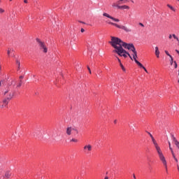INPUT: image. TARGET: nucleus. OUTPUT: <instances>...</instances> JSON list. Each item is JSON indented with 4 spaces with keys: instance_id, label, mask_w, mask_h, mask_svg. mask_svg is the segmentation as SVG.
Returning <instances> with one entry per match:
<instances>
[{
    "instance_id": "obj_20",
    "label": "nucleus",
    "mask_w": 179,
    "mask_h": 179,
    "mask_svg": "<svg viewBox=\"0 0 179 179\" xmlns=\"http://www.w3.org/2000/svg\"><path fill=\"white\" fill-rule=\"evenodd\" d=\"M170 150L171 152V154H172V156H173V159H176V154H174V151L173 150V148H170Z\"/></svg>"
},
{
    "instance_id": "obj_50",
    "label": "nucleus",
    "mask_w": 179,
    "mask_h": 179,
    "mask_svg": "<svg viewBox=\"0 0 179 179\" xmlns=\"http://www.w3.org/2000/svg\"><path fill=\"white\" fill-rule=\"evenodd\" d=\"M178 75H179V70H178Z\"/></svg>"
},
{
    "instance_id": "obj_28",
    "label": "nucleus",
    "mask_w": 179,
    "mask_h": 179,
    "mask_svg": "<svg viewBox=\"0 0 179 179\" xmlns=\"http://www.w3.org/2000/svg\"><path fill=\"white\" fill-rule=\"evenodd\" d=\"M172 37H173V38H175V40H177V41H178V37H177V36H176V34H173Z\"/></svg>"
},
{
    "instance_id": "obj_33",
    "label": "nucleus",
    "mask_w": 179,
    "mask_h": 179,
    "mask_svg": "<svg viewBox=\"0 0 179 179\" xmlns=\"http://www.w3.org/2000/svg\"><path fill=\"white\" fill-rule=\"evenodd\" d=\"M3 80H0V86L1 85H3Z\"/></svg>"
},
{
    "instance_id": "obj_31",
    "label": "nucleus",
    "mask_w": 179,
    "mask_h": 179,
    "mask_svg": "<svg viewBox=\"0 0 179 179\" xmlns=\"http://www.w3.org/2000/svg\"><path fill=\"white\" fill-rule=\"evenodd\" d=\"M165 54H166V55H168V57H171V55L170 54H169V51L165 50Z\"/></svg>"
},
{
    "instance_id": "obj_43",
    "label": "nucleus",
    "mask_w": 179,
    "mask_h": 179,
    "mask_svg": "<svg viewBox=\"0 0 179 179\" xmlns=\"http://www.w3.org/2000/svg\"><path fill=\"white\" fill-rule=\"evenodd\" d=\"M133 177L134 179H136V176H135V174H133Z\"/></svg>"
},
{
    "instance_id": "obj_34",
    "label": "nucleus",
    "mask_w": 179,
    "mask_h": 179,
    "mask_svg": "<svg viewBox=\"0 0 179 179\" xmlns=\"http://www.w3.org/2000/svg\"><path fill=\"white\" fill-rule=\"evenodd\" d=\"M3 12H5V11L3 10V9L0 8V13H3Z\"/></svg>"
},
{
    "instance_id": "obj_18",
    "label": "nucleus",
    "mask_w": 179,
    "mask_h": 179,
    "mask_svg": "<svg viewBox=\"0 0 179 179\" xmlns=\"http://www.w3.org/2000/svg\"><path fill=\"white\" fill-rule=\"evenodd\" d=\"M3 178H10V173L9 172H6L3 176Z\"/></svg>"
},
{
    "instance_id": "obj_40",
    "label": "nucleus",
    "mask_w": 179,
    "mask_h": 179,
    "mask_svg": "<svg viewBox=\"0 0 179 179\" xmlns=\"http://www.w3.org/2000/svg\"><path fill=\"white\" fill-rule=\"evenodd\" d=\"M143 69H144L145 72H146L148 73V70L146 69L145 67H144Z\"/></svg>"
},
{
    "instance_id": "obj_22",
    "label": "nucleus",
    "mask_w": 179,
    "mask_h": 179,
    "mask_svg": "<svg viewBox=\"0 0 179 179\" xmlns=\"http://www.w3.org/2000/svg\"><path fill=\"white\" fill-rule=\"evenodd\" d=\"M119 55L120 57H124V58H127V55H128V54L127 53H120V54H117Z\"/></svg>"
},
{
    "instance_id": "obj_16",
    "label": "nucleus",
    "mask_w": 179,
    "mask_h": 179,
    "mask_svg": "<svg viewBox=\"0 0 179 179\" xmlns=\"http://www.w3.org/2000/svg\"><path fill=\"white\" fill-rule=\"evenodd\" d=\"M112 7H113V8H117V9H120V6H119L117 1L116 3H113L112 4Z\"/></svg>"
},
{
    "instance_id": "obj_8",
    "label": "nucleus",
    "mask_w": 179,
    "mask_h": 179,
    "mask_svg": "<svg viewBox=\"0 0 179 179\" xmlns=\"http://www.w3.org/2000/svg\"><path fill=\"white\" fill-rule=\"evenodd\" d=\"M83 152L84 153H89L90 152H92V145L88 144L85 145L83 148Z\"/></svg>"
},
{
    "instance_id": "obj_19",
    "label": "nucleus",
    "mask_w": 179,
    "mask_h": 179,
    "mask_svg": "<svg viewBox=\"0 0 179 179\" xmlns=\"http://www.w3.org/2000/svg\"><path fill=\"white\" fill-rule=\"evenodd\" d=\"M167 6L171 10H173V12H176V8H174V7H173L171 5L167 4Z\"/></svg>"
},
{
    "instance_id": "obj_4",
    "label": "nucleus",
    "mask_w": 179,
    "mask_h": 179,
    "mask_svg": "<svg viewBox=\"0 0 179 179\" xmlns=\"http://www.w3.org/2000/svg\"><path fill=\"white\" fill-rule=\"evenodd\" d=\"M72 132H75L76 135H78V134H79V130L72 127H69L66 128V135H69V136H70V135H72Z\"/></svg>"
},
{
    "instance_id": "obj_11",
    "label": "nucleus",
    "mask_w": 179,
    "mask_h": 179,
    "mask_svg": "<svg viewBox=\"0 0 179 179\" xmlns=\"http://www.w3.org/2000/svg\"><path fill=\"white\" fill-rule=\"evenodd\" d=\"M136 58H138V52H136V49L135 50H133V59H134L135 62L138 61Z\"/></svg>"
},
{
    "instance_id": "obj_42",
    "label": "nucleus",
    "mask_w": 179,
    "mask_h": 179,
    "mask_svg": "<svg viewBox=\"0 0 179 179\" xmlns=\"http://www.w3.org/2000/svg\"><path fill=\"white\" fill-rule=\"evenodd\" d=\"M23 78H24L23 76H20V79H23Z\"/></svg>"
},
{
    "instance_id": "obj_2",
    "label": "nucleus",
    "mask_w": 179,
    "mask_h": 179,
    "mask_svg": "<svg viewBox=\"0 0 179 179\" xmlns=\"http://www.w3.org/2000/svg\"><path fill=\"white\" fill-rule=\"evenodd\" d=\"M148 135H150L152 142L157 150V152L158 154L159 158L164 164L165 169L167 170V161H166V157H164V155H163V152H162V149L160 148V146H159V144H157V141H156V139H155V137H153V135L150 134V132H148Z\"/></svg>"
},
{
    "instance_id": "obj_9",
    "label": "nucleus",
    "mask_w": 179,
    "mask_h": 179,
    "mask_svg": "<svg viewBox=\"0 0 179 179\" xmlns=\"http://www.w3.org/2000/svg\"><path fill=\"white\" fill-rule=\"evenodd\" d=\"M13 52H15V50H13V48L8 49L7 54L8 57H10V55H12V57H15V54Z\"/></svg>"
},
{
    "instance_id": "obj_48",
    "label": "nucleus",
    "mask_w": 179,
    "mask_h": 179,
    "mask_svg": "<svg viewBox=\"0 0 179 179\" xmlns=\"http://www.w3.org/2000/svg\"><path fill=\"white\" fill-rule=\"evenodd\" d=\"M177 167H178V171H179V166H178V165H177Z\"/></svg>"
},
{
    "instance_id": "obj_15",
    "label": "nucleus",
    "mask_w": 179,
    "mask_h": 179,
    "mask_svg": "<svg viewBox=\"0 0 179 179\" xmlns=\"http://www.w3.org/2000/svg\"><path fill=\"white\" fill-rule=\"evenodd\" d=\"M155 55L157 58H159V55H160V52L159 51L158 47H155Z\"/></svg>"
},
{
    "instance_id": "obj_25",
    "label": "nucleus",
    "mask_w": 179,
    "mask_h": 179,
    "mask_svg": "<svg viewBox=\"0 0 179 179\" xmlns=\"http://www.w3.org/2000/svg\"><path fill=\"white\" fill-rule=\"evenodd\" d=\"M70 142H75V143H77V142H78V139L76 138H72Z\"/></svg>"
},
{
    "instance_id": "obj_38",
    "label": "nucleus",
    "mask_w": 179,
    "mask_h": 179,
    "mask_svg": "<svg viewBox=\"0 0 179 179\" xmlns=\"http://www.w3.org/2000/svg\"><path fill=\"white\" fill-rule=\"evenodd\" d=\"M81 33H85V29L83 28L81 29Z\"/></svg>"
},
{
    "instance_id": "obj_35",
    "label": "nucleus",
    "mask_w": 179,
    "mask_h": 179,
    "mask_svg": "<svg viewBox=\"0 0 179 179\" xmlns=\"http://www.w3.org/2000/svg\"><path fill=\"white\" fill-rule=\"evenodd\" d=\"M139 25L141 26V27H145V25H143V24H142L141 22L139 23Z\"/></svg>"
},
{
    "instance_id": "obj_26",
    "label": "nucleus",
    "mask_w": 179,
    "mask_h": 179,
    "mask_svg": "<svg viewBox=\"0 0 179 179\" xmlns=\"http://www.w3.org/2000/svg\"><path fill=\"white\" fill-rule=\"evenodd\" d=\"M173 64H174V68H175V69H177V68H178V65L177 64V62H173Z\"/></svg>"
},
{
    "instance_id": "obj_5",
    "label": "nucleus",
    "mask_w": 179,
    "mask_h": 179,
    "mask_svg": "<svg viewBox=\"0 0 179 179\" xmlns=\"http://www.w3.org/2000/svg\"><path fill=\"white\" fill-rule=\"evenodd\" d=\"M14 94L15 93L13 92V91L10 90H7L3 92V95L5 96L6 99H7V100H12Z\"/></svg>"
},
{
    "instance_id": "obj_23",
    "label": "nucleus",
    "mask_w": 179,
    "mask_h": 179,
    "mask_svg": "<svg viewBox=\"0 0 179 179\" xmlns=\"http://www.w3.org/2000/svg\"><path fill=\"white\" fill-rule=\"evenodd\" d=\"M16 64L17 65V69H18V71H19V69H20V61L16 60Z\"/></svg>"
},
{
    "instance_id": "obj_44",
    "label": "nucleus",
    "mask_w": 179,
    "mask_h": 179,
    "mask_svg": "<svg viewBox=\"0 0 179 179\" xmlns=\"http://www.w3.org/2000/svg\"><path fill=\"white\" fill-rule=\"evenodd\" d=\"M24 3H27V0H24Z\"/></svg>"
},
{
    "instance_id": "obj_13",
    "label": "nucleus",
    "mask_w": 179,
    "mask_h": 179,
    "mask_svg": "<svg viewBox=\"0 0 179 179\" xmlns=\"http://www.w3.org/2000/svg\"><path fill=\"white\" fill-rule=\"evenodd\" d=\"M127 2H128V0H118L117 4H119V6H121L123 3H127Z\"/></svg>"
},
{
    "instance_id": "obj_36",
    "label": "nucleus",
    "mask_w": 179,
    "mask_h": 179,
    "mask_svg": "<svg viewBox=\"0 0 179 179\" xmlns=\"http://www.w3.org/2000/svg\"><path fill=\"white\" fill-rule=\"evenodd\" d=\"M168 143H169V149H170V148H171V143H170V141H169Z\"/></svg>"
},
{
    "instance_id": "obj_17",
    "label": "nucleus",
    "mask_w": 179,
    "mask_h": 179,
    "mask_svg": "<svg viewBox=\"0 0 179 179\" xmlns=\"http://www.w3.org/2000/svg\"><path fill=\"white\" fill-rule=\"evenodd\" d=\"M136 64L138 66H140V68H143V69L145 68V66H143V64H141V62H139V61H138V60H136Z\"/></svg>"
},
{
    "instance_id": "obj_47",
    "label": "nucleus",
    "mask_w": 179,
    "mask_h": 179,
    "mask_svg": "<svg viewBox=\"0 0 179 179\" xmlns=\"http://www.w3.org/2000/svg\"><path fill=\"white\" fill-rule=\"evenodd\" d=\"M114 123H115V124H117V120H115V121H114Z\"/></svg>"
},
{
    "instance_id": "obj_6",
    "label": "nucleus",
    "mask_w": 179,
    "mask_h": 179,
    "mask_svg": "<svg viewBox=\"0 0 179 179\" xmlns=\"http://www.w3.org/2000/svg\"><path fill=\"white\" fill-rule=\"evenodd\" d=\"M37 43H38V46L40 47V50H43V52H47L48 49L47 46H45V43L41 41L40 39H36Z\"/></svg>"
},
{
    "instance_id": "obj_21",
    "label": "nucleus",
    "mask_w": 179,
    "mask_h": 179,
    "mask_svg": "<svg viewBox=\"0 0 179 179\" xmlns=\"http://www.w3.org/2000/svg\"><path fill=\"white\" fill-rule=\"evenodd\" d=\"M171 139H172L173 142H174V143H175L176 142H178V141L177 140V138H176L174 137V135H173V134H171Z\"/></svg>"
},
{
    "instance_id": "obj_32",
    "label": "nucleus",
    "mask_w": 179,
    "mask_h": 179,
    "mask_svg": "<svg viewBox=\"0 0 179 179\" xmlns=\"http://www.w3.org/2000/svg\"><path fill=\"white\" fill-rule=\"evenodd\" d=\"M88 71H89V73H92V70H90V67L89 66H87Z\"/></svg>"
},
{
    "instance_id": "obj_14",
    "label": "nucleus",
    "mask_w": 179,
    "mask_h": 179,
    "mask_svg": "<svg viewBox=\"0 0 179 179\" xmlns=\"http://www.w3.org/2000/svg\"><path fill=\"white\" fill-rule=\"evenodd\" d=\"M119 9H122V10L127 9V10H129L130 8H129V6L123 5V6H120Z\"/></svg>"
},
{
    "instance_id": "obj_10",
    "label": "nucleus",
    "mask_w": 179,
    "mask_h": 179,
    "mask_svg": "<svg viewBox=\"0 0 179 179\" xmlns=\"http://www.w3.org/2000/svg\"><path fill=\"white\" fill-rule=\"evenodd\" d=\"M9 101L10 100H8V99L6 98L3 101V105L2 106L0 105V108H3V107H6L7 104H8V103H9Z\"/></svg>"
},
{
    "instance_id": "obj_46",
    "label": "nucleus",
    "mask_w": 179,
    "mask_h": 179,
    "mask_svg": "<svg viewBox=\"0 0 179 179\" xmlns=\"http://www.w3.org/2000/svg\"><path fill=\"white\" fill-rule=\"evenodd\" d=\"M104 179H108V176H106Z\"/></svg>"
},
{
    "instance_id": "obj_7",
    "label": "nucleus",
    "mask_w": 179,
    "mask_h": 179,
    "mask_svg": "<svg viewBox=\"0 0 179 179\" xmlns=\"http://www.w3.org/2000/svg\"><path fill=\"white\" fill-rule=\"evenodd\" d=\"M103 16H105V17H108V19H111V20H113V22H120V20L118 18H115L111 15H110L108 13H104L103 14Z\"/></svg>"
},
{
    "instance_id": "obj_29",
    "label": "nucleus",
    "mask_w": 179,
    "mask_h": 179,
    "mask_svg": "<svg viewBox=\"0 0 179 179\" xmlns=\"http://www.w3.org/2000/svg\"><path fill=\"white\" fill-rule=\"evenodd\" d=\"M120 66H121L122 71H125V68L124 67V65H122V63H120Z\"/></svg>"
},
{
    "instance_id": "obj_41",
    "label": "nucleus",
    "mask_w": 179,
    "mask_h": 179,
    "mask_svg": "<svg viewBox=\"0 0 179 179\" xmlns=\"http://www.w3.org/2000/svg\"><path fill=\"white\" fill-rule=\"evenodd\" d=\"M174 160L176 162V163H178V159H177V158H175Z\"/></svg>"
},
{
    "instance_id": "obj_45",
    "label": "nucleus",
    "mask_w": 179,
    "mask_h": 179,
    "mask_svg": "<svg viewBox=\"0 0 179 179\" xmlns=\"http://www.w3.org/2000/svg\"><path fill=\"white\" fill-rule=\"evenodd\" d=\"M80 23H83V24H85V22H82V21H79Z\"/></svg>"
},
{
    "instance_id": "obj_52",
    "label": "nucleus",
    "mask_w": 179,
    "mask_h": 179,
    "mask_svg": "<svg viewBox=\"0 0 179 179\" xmlns=\"http://www.w3.org/2000/svg\"><path fill=\"white\" fill-rule=\"evenodd\" d=\"M10 1H12V0H10Z\"/></svg>"
},
{
    "instance_id": "obj_49",
    "label": "nucleus",
    "mask_w": 179,
    "mask_h": 179,
    "mask_svg": "<svg viewBox=\"0 0 179 179\" xmlns=\"http://www.w3.org/2000/svg\"><path fill=\"white\" fill-rule=\"evenodd\" d=\"M176 1H178V2H179V0H176Z\"/></svg>"
},
{
    "instance_id": "obj_3",
    "label": "nucleus",
    "mask_w": 179,
    "mask_h": 179,
    "mask_svg": "<svg viewBox=\"0 0 179 179\" xmlns=\"http://www.w3.org/2000/svg\"><path fill=\"white\" fill-rule=\"evenodd\" d=\"M106 23H108V24H112V26H115V27H117V29H122V30H124V31H126V33H130L131 31H132L131 29L124 25H119L118 24H115L114 22L108 21H107Z\"/></svg>"
},
{
    "instance_id": "obj_37",
    "label": "nucleus",
    "mask_w": 179,
    "mask_h": 179,
    "mask_svg": "<svg viewBox=\"0 0 179 179\" xmlns=\"http://www.w3.org/2000/svg\"><path fill=\"white\" fill-rule=\"evenodd\" d=\"M169 38H170V39L173 38V35L170 34V35L169 36Z\"/></svg>"
},
{
    "instance_id": "obj_39",
    "label": "nucleus",
    "mask_w": 179,
    "mask_h": 179,
    "mask_svg": "<svg viewBox=\"0 0 179 179\" xmlns=\"http://www.w3.org/2000/svg\"><path fill=\"white\" fill-rule=\"evenodd\" d=\"M117 60H118V62H120V64H121V59H120V58L117 57Z\"/></svg>"
},
{
    "instance_id": "obj_51",
    "label": "nucleus",
    "mask_w": 179,
    "mask_h": 179,
    "mask_svg": "<svg viewBox=\"0 0 179 179\" xmlns=\"http://www.w3.org/2000/svg\"><path fill=\"white\" fill-rule=\"evenodd\" d=\"M178 83H179V80H178Z\"/></svg>"
},
{
    "instance_id": "obj_30",
    "label": "nucleus",
    "mask_w": 179,
    "mask_h": 179,
    "mask_svg": "<svg viewBox=\"0 0 179 179\" xmlns=\"http://www.w3.org/2000/svg\"><path fill=\"white\" fill-rule=\"evenodd\" d=\"M22 83H23V82L22 81V80H20V83L17 85V87H20V86H22Z\"/></svg>"
},
{
    "instance_id": "obj_12",
    "label": "nucleus",
    "mask_w": 179,
    "mask_h": 179,
    "mask_svg": "<svg viewBox=\"0 0 179 179\" xmlns=\"http://www.w3.org/2000/svg\"><path fill=\"white\" fill-rule=\"evenodd\" d=\"M34 136H37L38 138H40V136H41V132H40L38 129H36L34 132Z\"/></svg>"
},
{
    "instance_id": "obj_24",
    "label": "nucleus",
    "mask_w": 179,
    "mask_h": 179,
    "mask_svg": "<svg viewBox=\"0 0 179 179\" xmlns=\"http://www.w3.org/2000/svg\"><path fill=\"white\" fill-rule=\"evenodd\" d=\"M169 58H171L170 64H171V65H173V64H174L173 56H171Z\"/></svg>"
},
{
    "instance_id": "obj_1",
    "label": "nucleus",
    "mask_w": 179,
    "mask_h": 179,
    "mask_svg": "<svg viewBox=\"0 0 179 179\" xmlns=\"http://www.w3.org/2000/svg\"><path fill=\"white\" fill-rule=\"evenodd\" d=\"M109 43L110 44V45H112L113 48H115L113 52H115L116 54H127L129 58L131 59H133L131 55H129L124 48H126L127 50H130L131 51L134 52L136 50L134 44L127 43L122 41V40H121L118 37L115 36H111V41L109 42Z\"/></svg>"
},
{
    "instance_id": "obj_27",
    "label": "nucleus",
    "mask_w": 179,
    "mask_h": 179,
    "mask_svg": "<svg viewBox=\"0 0 179 179\" xmlns=\"http://www.w3.org/2000/svg\"><path fill=\"white\" fill-rule=\"evenodd\" d=\"M174 143H175L176 148H178V150H179V142H178V141H176V142H175Z\"/></svg>"
}]
</instances>
